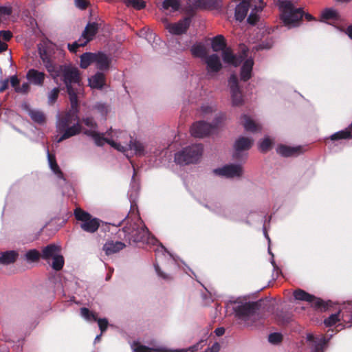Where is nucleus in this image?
Wrapping results in <instances>:
<instances>
[{"label":"nucleus","mask_w":352,"mask_h":352,"mask_svg":"<svg viewBox=\"0 0 352 352\" xmlns=\"http://www.w3.org/2000/svg\"><path fill=\"white\" fill-rule=\"evenodd\" d=\"M44 65L56 83L60 80L65 83L69 96L71 109L65 118L59 120L57 124L58 131H65L57 142L67 139L80 133L81 126L79 124L78 98L82 94L80 76L79 70L72 65H58L50 60L43 58Z\"/></svg>","instance_id":"f257e3e1"},{"label":"nucleus","mask_w":352,"mask_h":352,"mask_svg":"<svg viewBox=\"0 0 352 352\" xmlns=\"http://www.w3.org/2000/svg\"><path fill=\"white\" fill-rule=\"evenodd\" d=\"M123 232H124V238L130 242H142L152 246H156L154 250L157 255H159L160 253L162 254L166 253L165 248L161 243H159L157 239L149 233L148 229L140 219H138L137 222L133 225L131 224L129 226L124 227Z\"/></svg>","instance_id":"f03ea898"},{"label":"nucleus","mask_w":352,"mask_h":352,"mask_svg":"<svg viewBox=\"0 0 352 352\" xmlns=\"http://www.w3.org/2000/svg\"><path fill=\"white\" fill-rule=\"evenodd\" d=\"M263 7L264 3L261 0H241L236 6L235 19L239 21H242L248 17V22L251 25H254L259 20L260 13Z\"/></svg>","instance_id":"7ed1b4c3"},{"label":"nucleus","mask_w":352,"mask_h":352,"mask_svg":"<svg viewBox=\"0 0 352 352\" xmlns=\"http://www.w3.org/2000/svg\"><path fill=\"white\" fill-rule=\"evenodd\" d=\"M278 6L280 11V19L285 26L292 28L300 24L303 16L300 8H296L289 0H278Z\"/></svg>","instance_id":"20e7f679"},{"label":"nucleus","mask_w":352,"mask_h":352,"mask_svg":"<svg viewBox=\"0 0 352 352\" xmlns=\"http://www.w3.org/2000/svg\"><path fill=\"white\" fill-rule=\"evenodd\" d=\"M107 133L108 137L104 136V144L107 143L118 151L127 153L128 145L132 138L127 132L111 129Z\"/></svg>","instance_id":"39448f33"},{"label":"nucleus","mask_w":352,"mask_h":352,"mask_svg":"<svg viewBox=\"0 0 352 352\" xmlns=\"http://www.w3.org/2000/svg\"><path fill=\"white\" fill-rule=\"evenodd\" d=\"M203 147L201 144H195L185 148L175 155L177 164L184 165L197 162L202 155Z\"/></svg>","instance_id":"423d86ee"},{"label":"nucleus","mask_w":352,"mask_h":352,"mask_svg":"<svg viewBox=\"0 0 352 352\" xmlns=\"http://www.w3.org/2000/svg\"><path fill=\"white\" fill-rule=\"evenodd\" d=\"M212 48L214 52L222 51L223 61L233 66H236L242 60V58H243V56L237 58L236 55H234L230 48L226 47L224 38L221 35H218L213 38L212 41Z\"/></svg>","instance_id":"0eeeda50"},{"label":"nucleus","mask_w":352,"mask_h":352,"mask_svg":"<svg viewBox=\"0 0 352 352\" xmlns=\"http://www.w3.org/2000/svg\"><path fill=\"white\" fill-rule=\"evenodd\" d=\"M74 216L80 222V226L84 231L94 233L98 230L100 222L98 219L92 217L89 213L80 208H76L74 210Z\"/></svg>","instance_id":"6e6552de"},{"label":"nucleus","mask_w":352,"mask_h":352,"mask_svg":"<svg viewBox=\"0 0 352 352\" xmlns=\"http://www.w3.org/2000/svg\"><path fill=\"white\" fill-rule=\"evenodd\" d=\"M255 307L254 303L245 302L236 305L233 309L236 316L249 325L251 324L257 317L255 312Z\"/></svg>","instance_id":"1a4fd4ad"},{"label":"nucleus","mask_w":352,"mask_h":352,"mask_svg":"<svg viewBox=\"0 0 352 352\" xmlns=\"http://www.w3.org/2000/svg\"><path fill=\"white\" fill-rule=\"evenodd\" d=\"M98 29L96 23H89L87 25L80 38L73 44H68V49L71 52H76L79 47L85 46L88 42L93 39Z\"/></svg>","instance_id":"9d476101"},{"label":"nucleus","mask_w":352,"mask_h":352,"mask_svg":"<svg viewBox=\"0 0 352 352\" xmlns=\"http://www.w3.org/2000/svg\"><path fill=\"white\" fill-rule=\"evenodd\" d=\"M153 144L149 141H143L131 138L128 145L127 152L130 151L134 155L143 157L151 154L153 151Z\"/></svg>","instance_id":"9b49d317"},{"label":"nucleus","mask_w":352,"mask_h":352,"mask_svg":"<svg viewBox=\"0 0 352 352\" xmlns=\"http://www.w3.org/2000/svg\"><path fill=\"white\" fill-rule=\"evenodd\" d=\"M82 122L88 127L83 130L84 133L91 137L97 146H103L104 134L98 131V126L94 120L91 118H86L82 120Z\"/></svg>","instance_id":"f8f14e48"},{"label":"nucleus","mask_w":352,"mask_h":352,"mask_svg":"<svg viewBox=\"0 0 352 352\" xmlns=\"http://www.w3.org/2000/svg\"><path fill=\"white\" fill-rule=\"evenodd\" d=\"M224 118L223 114H220L217 118V122L212 126L204 122H198L192 124L190 128L191 135L195 138H203L211 133L215 126H217L219 122Z\"/></svg>","instance_id":"ddd939ff"},{"label":"nucleus","mask_w":352,"mask_h":352,"mask_svg":"<svg viewBox=\"0 0 352 352\" xmlns=\"http://www.w3.org/2000/svg\"><path fill=\"white\" fill-rule=\"evenodd\" d=\"M248 49L245 46L241 47V54L236 56L237 58L243 56L242 60L236 66L237 67L239 64L243 63V65L241 69V79L243 81H247L252 76V71L254 65V61L252 58H248Z\"/></svg>","instance_id":"4468645a"},{"label":"nucleus","mask_w":352,"mask_h":352,"mask_svg":"<svg viewBox=\"0 0 352 352\" xmlns=\"http://www.w3.org/2000/svg\"><path fill=\"white\" fill-rule=\"evenodd\" d=\"M214 173L227 178H239L243 175V168L241 164H230L214 169Z\"/></svg>","instance_id":"2eb2a0df"},{"label":"nucleus","mask_w":352,"mask_h":352,"mask_svg":"<svg viewBox=\"0 0 352 352\" xmlns=\"http://www.w3.org/2000/svg\"><path fill=\"white\" fill-rule=\"evenodd\" d=\"M229 85L233 105L238 106L241 104L243 102L242 94L238 85V79L236 75L233 74L230 76Z\"/></svg>","instance_id":"dca6fc26"},{"label":"nucleus","mask_w":352,"mask_h":352,"mask_svg":"<svg viewBox=\"0 0 352 352\" xmlns=\"http://www.w3.org/2000/svg\"><path fill=\"white\" fill-rule=\"evenodd\" d=\"M80 316L87 321H97L101 333H104L108 327V321L106 318L98 319L97 316L90 311L87 308L82 307L80 309Z\"/></svg>","instance_id":"f3484780"},{"label":"nucleus","mask_w":352,"mask_h":352,"mask_svg":"<svg viewBox=\"0 0 352 352\" xmlns=\"http://www.w3.org/2000/svg\"><path fill=\"white\" fill-rule=\"evenodd\" d=\"M204 60L206 65V70L209 75L217 73L222 67L220 58L217 54L207 56Z\"/></svg>","instance_id":"a211bd4d"},{"label":"nucleus","mask_w":352,"mask_h":352,"mask_svg":"<svg viewBox=\"0 0 352 352\" xmlns=\"http://www.w3.org/2000/svg\"><path fill=\"white\" fill-rule=\"evenodd\" d=\"M165 28L172 34H181L186 32L188 25L189 20L184 19L175 23H170L166 20H164Z\"/></svg>","instance_id":"6ab92c4d"},{"label":"nucleus","mask_w":352,"mask_h":352,"mask_svg":"<svg viewBox=\"0 0 352 352\" xmlns=\"http://www.w3.org/2000/svg\"><path fill=\"white\" fill-rule=\"evenodd\" d=\"M26 78L30 83L36 86H43L45 78V74L35 69H30L26 74Z\"/></svg>","instance_id":"aec40b11"},{"label":"nucleus","mask_w":352,"mask_h":352,"mask_svg":"<svg viewBox=\"0 0 352 352\" xmlns=\"http://www.w3.org/2000/svg\"><path fill=\"white\" fill-rule=\"evenodd\" d=\"M253 143V140L245 137H241L234 143V156L238 158L241 152L249 150Z\"/></svg>","instance_id":"412c9836"},{"label":"nucleus","mask_w":352,"mask_h":352,"mask_svg":"<svg viewBox=\"0 0 352 352\" xmlns=\"http://www.w3.org/2000/svg\"><path fill=\"white\" fill-rule=\"evenodd\" d=\"M307 340L313 344L311 352H323V346L327 342V340L324 336L316 338L311 333L307 335Z\"/></svg>","instance_id":"4be33fe9"},{"label":"nucleus","mask_w":352,"mask_h":352,"mask_svg":"<svg viewBox=\"0 0 352 352\" xmlns=\"http://www.w3.org/2000/svg\"><path fill=\"white\" fill-rule=\"evenodd\" d=\"M131 349L135 352H172L173 351H168L164 347L153 346L148 347L140 344L139 342H133L131 344Z\"/></svg>","instance_id":"5701e85b"},{"label":"nucleus","mask_w":352,"mask_h":352,"mask_svg":"<svg viewBox=\"0 0 352 352\" xmlns=\"http://www.w3.org/2000/svg\"><path fill=\"white\" fill-rule=\"evenodd\" d=\"M111 60L107 55L102 53L95 54V61L96 67L100 70H107L109 67Z\"/></svg>","instance_id":"b1692460"},{"label":"nucleus","mask_w":352,"mask_h":352,"mask_svg":"<svg viewBox=\"0 0 352 352\" xmlns=\"http://www.w3.org/2000/svg\"><path fill=\"white\" fill-rule=\"evenodd\" d=\"M125 247V244L120 241H107L103 246L106 254L110 255L119 252Z\"/></svg>","instance_id":"393cba45"},{"label":"nucleus","mask_w":352,"mask_h":352,"mask_svg":"<svg viewBox=\"0 0 352 352\" xmlns=\"http://www.w3.org/2000/svg\"><path fill=\"white\" fill-rule=\"evenodd\" d=\"M302 148L298 147H290L285 145H281L278 147L277 153L282 156L289 157L296 156L301 153Z\"/></svg>","instance_id":"a878e982"},{"label":"nucleus","mask_w":352,"mask_h":352,"mask_svg":"<svg viewBox=\"0 0 352 352\" xmlns=\"http://www.w3.org/2000/svg\"><path fill=\"white\" fill-rule=\"evenodd\" d=\"M59 247L55 244H50L45 247L42 250L41 258L44 260L49 261L50 258L56 256L59 254Z\"/></svg>","instance_id":"bb28decb"},{"label":"nucleus","mask_w":352,"mask_h":352,"mask_svg":"<svg viewBox=\"0 0 352 352\" xmlns=\"http://www.w3.org/2000/svg\"><path fill=\"white\" fill-rule=\"evenodd\" d=\"M241 124L248 131L256 132L261 130V126L246 115L241 117Z\"/></svg>","instance_id":"cd10ccee"},{"label":"nucleus","mask_w":352,"mask_h":352,"mask_svg":"<svg viewBox=\"0 0 352 352\" xmlns=\"http://www.w3.org/2000/svg\"><path fill=\"white\" fill-rule=\"evenodd\" d=\"M104 84V76L102 73L98 72L89 78V85L91 88L101 89Z\"/></svg>","instance_id":"c85d7f7f"},{"label":"nucleus","mask_w":352,"mask_h":352,"mask_svg":"<svg viewBox=\"0 0 352 352\" xmlns=\"http://www.w3.org/2000/svg\"><path fill=\"white\" fill-rule=\"evenodd\" d=\"M192 54L203 60L207 56V51L205 45L201 43L193 45L191 47Z\"/></svg>","instance_id":"c756f323"},{"label":"nucleus","mask_w":352,"mask_h":352,"mask_svg":"<svg viewBox=\"0 0 352 352\" xmlns=\"http://www.w3.org/2000/svg\"><path fill=\"white\" fill-rule=\"evenodd\" d=\"M17 256L18 254L13 250L1 252L0 254V263L10 264L14 263L16 261Z\"/></svg>","instance_id":"7c9ffc66"},{"label":"nucleus","mask_w":352,"mask_h":352,"mask_svg":"<svg viewBox=\"0 0 352 352\" xmlns=\"http://www.w3.org/2000/svg\"><path fill=\"white\" fill-rule=\"evenodd\" d=\"M350 138H352V122L351 124L345 130L336 132L331 136V139L332 140L347 139Z\"/></svg>","instance_id":"2f4dec72"},{"label":"nucleus","mask_w":352,"mask_h":352,"mask_svg":"<svg viewBox=\"0 0 352 352\" xmlns=\"http://www.w3.org/2000/svg\"><path fill=\"white\" fill-rule=\"evenodd\" d=\"M47 155L48 162H49L50 168L54 172V173L57 175V177L58 178H62L63 173L61 172L60 169L59 168V167L56 162L55 157L50 153L48 150H47Z\"/></svg>","instance_id":"473e14b6"},{"label":"nucleus","mask_w":352,"mask_h":352,"mask_svg":"<svg viewBox=\"0 0 352 352\" xmlns=\"http://www.w3.org/2000/svg\"><path fill=\"white\" fill-rule=\"evenodd\" d=\"M95 61V54L86 52L80 56V67L86 69L91 63Z\"/></svg>","instance_id":"72a5a7b5"},{"label":"nucleus","mask_w":352,"mask_h":352,"mask_svg":"<svg viewBox=\"0 0 352 352\" xmlns=\"http://www.w3.org/2000/svg\"><path fill=\"white\" fill-rule=\"evenodd\" d=\"M179 8V2L178 0H164L162 3V8L164 10L170 12L176 11Z\"/></svg>","instance_id":"f704fd0d"},{"label":"nucleus","mask_w":352,"mask_h":352,"mask_svg":"<svg viewBox=\"0 0 352 352\" xmlns=\"http://www.w3.org/2000/svg\"><path fill=\"white\" fill-rule=\"evenodd\" d=\"M294 296L296 300L307 302L313 299V295H311L300 289H296L294 292Z\"/></svg>","instance_id":"c9c22d12"},{"label":"nucleus","mask_w":352,"mask_h":352,"mask_svg":"<svg viewBox=\"0 0 352 352\" xmlns=\"http://www.w3.org/2000/svg\"><path fill=\"white\" fill-rule=\"evenodd\" d=\"M321 17L323 20L338 19L339 15L335 9L327 8L322 11Z\"/></svg>","instance_id":"e433bc0d"},{"label":"nucleus","mask_w":352,"mask_h":352,"mask_svg":"<svg viewBox=\"0 0 352 352\" xmlns=\"http://www.w3.org/2000/svg\"><path fill=\"white\" fill-rule=\"evenodd\" d=\"M218 0H195V6L200 8H211L214 7Z\"/></svg>","instance_id":"4c0bfd02"},{"label":"nucleus","mask_w":352,"mask_h":352,"mask_svg":"<svg viewBox=\"0 0 352 352\" xmlns=\"http://www.w3.org/2000/svg\"><path fill=\"white\" fill-rule=\"evenodd\" d=\"M52 259V267L56 271L60 270L64 265L63 256L58 254L56 256L53 257Z\"/></svg>","instance_id":"58836bf2"},{"label":"nucleus","mask_w":352,"mask_h":352,"mask_svg":"<svg viewBox=\"0 0 352 352\" xmlns=\"http://www.w3.org/2000/svg\"><path fill=\"white\" fill-rule=\"evenodd\" d=\"M340 313L338 312L331 314L329 318L324 320V323L326 327H330L335 325L338 322L340 321Z\"/></svg>","instance_id":"ea45409f"},{"label":"nucleus","mask_w":352,"mask_h":352,"mask_svg":"<svg viewBox=\"0 0 352 352\" xmlns=\"http://www.w3.org/2000/svg\"><path fill=\"white\" fill-rule=\"evenodd\" d=\"M59 93H60V89L58 87H55L54 89H52L50 91L48 92L47 103L50 105H52L56 102V101L58 97Z\"/></svg>","instance_id":"a19ab883"},{"label":"nucleus","mask_w":352,"mask_h":352,"mask_svg":"<svg viewBox=\"0 0 352 352\" xmlns=\"http://www.w3.org/2000/svg\"><path fill=\"white\" fill-rule=\"evenodd\" d=\"M12 14V8L10 6H0V23L9 19Z\"/></svg>","instance_id":"79ce46f5"},{"label":"nucleus","mask_w":352,"mask_h":352,"mask_svg":"<svg viewBox=\"0 0 352 352\" xmlns=\"http://www.w3.org/2000/svg\"><path fill=\"white\" fill-rule=\"evenodd\" d=\"M40 257H41V254L35 249L30 250L25 254L26 260L30 262L37 261Z\"/></svg>","instance_id":"37998d69"},{"label":"nucleus","mask_w":352,"mask_h":352,"mask_svg":"<svg viewBox=\"0 0 352 352\" xmlns=\"http://www.w3.org/2000/svg\"><path fill=\"white\" fill-rule=\"evenodd\" d=\"M29 115L36 122L43 123L45 121V116L43 113L40 111H30Z\"/></svg>","instance_id":"c03bdc74"},{"label":"nucleus","mask_w":352,"mask_h":352,"mask_svg":"<svg viewBox=\"0 0 352 352\" xmlns=\"http://www.w3.org/2000/svg\"><path fill=\"white\" fill-rule=\"evenodd\" d=\"M125 4L128 7H133L136 10H141L145 6L143 0H124Z\"/></svg>","instance_id":"a18cd8bd"},{"label":"nucleus","mask_w":352,"mask_h":352,"mask_svg":"<svg viewBox=\"0 0 352 352\" xmlns=\"http://www.w3.org/2000/svg\"><path fill=\"white\" fill-rule=\"evenodd\" d=\"M272 145V141L267 138H264L259 144V150L262 152H266L268 151Z\"/></svg>","instance_id":"49530a36"},{"label":"nucleus","mask_w":352,"mask_h":352,"mask_svg":"<svg viewBox=\"0 0 352 352\" xmlns=\"http://www.w3.org/2000/svg\"><path fill=\"white\" fill-rule=\"evenodd\" d=\"M311 303V306L315 308L322 309L325 308L324 302L320 298L313 296V299L308 301Z\"/></svg>","instance_id":"de8ad7c7"},{"label":"nucleus","mask_w":352,"mask_h":352,"mask_svg":"<svg viewBox=\"0 0 352 352\" xmlns=\"http://www.w3.org/2000/svg\"><path fill=\"white\" fill-rule=\"evenodd\" d=\"M282 340V335L278 333H273L269 336L268 340L270 343L278 344Z\"/></svg>","instance_id":"09e8293b"},{"label":"nucleus","mask_w":352,"mask_h":352,"mask_svg":"<svg viewBox=\"0 0 352 352\" xmlns=\"http://www.w3.org/2000/svg\"><path fill=\"white\" fill-rule=\"evenodd\" d=\"M94 109L102 116H105L108 112L107 107L104 104L97 103L95 104Z\"/></svg>","instance_id":"8fccbe9b"},{"label":"nucleus","mask_w":352,"mask_h":352,"mask_svg":"<svg viewBox=\"0 0 352 352\" xmlns=\"http://www.w3.org/2000/svg\"><path fill=\"white\" fill-rule=\"evenodd\" d=\"M30 91V85L28 82H24L22 85H19L16 88V92L19 94H27Z\"/></svg>","instance_id":"3c124183"},{"label":"nucleus","mask_w":352,"mask_h":352,"mask_svg":"<svg viewBox=\"0 0 352 352\" xmlns=\"http://www.w3.org/2000/svg\"><path fill=\"white\" fill-rule=\"evenodd\" d=\"M10 82L11 86L12 87H14V91H16V88L19 87V79L18 78L17 76H16V75L12 76L10 78Z\"/></svg>","instance_id":"603ef678"},{"label":"nucleus","mask_w":352,"mask_h":352,"mask_svg":"<svg viewBox=\"0 0 352 352\" xmlns=\"http://www.w3.org/2000/svg\"><path fill=\"white\" fill-rule=\"evenodd\" d=\"M215 109L214 105L205 104L203 105L201 108V110L204 114H207L208 113L212 112Z\"/></svg>","instance_id":"864d4df0"},{"label":"nucleus","mask_w":352,"mask_h":352,"mask_svg":"<svg viewBox=\"0 0 352 352\" xmlns=\"http://www.w3.org/2000/svg\"><path fill=\"white\" fill-rule=\"evenodd\" d=\"M75 5L80 9H85L87 7L86 0H75Z\"/></svg>","instance_id":"5fc2aeb1"},{"label":"nucleus","mask_w":352,"mask_h":352,"mask_svg":"<svg viewBox=\"0 0 352 352\" xmlns=\"http://www.w3.org/2000/svg\"><path fill=\"white\" fill-rule=\"evenodd\" d=\"M199 344H197L196 345H194L193 346H191L188 348V349H181V350H177L175 351V352H195L199 349Z\"/></svg>","instance_id":"6e6d98bb"},{"label":"nucleus","mask_w":352,"mask_h":352,"mask_svg":"<svg viewBox=\"0 0 352 352\" xmlns=\"http://www.w3.org/2000/svg\"><path fill=\"white\" fill-rule=\"evenodd\" d=\"M155 271L157 272V274H158L159 276H160L161 278H164V279H168V276L164 274L161 270L160 269V267L157 264H155Z\"/></svg>","instance_id":"4d7b16f0"},{"label":"nucleus","mask_w":352,"mask_h":352,"mask_svg":"<svg viewBox=\"0 0 352 352\" xmlns=\"http://www.w3.org/2000/svg\"><path fill=\"white\" fill-rule=\"evenodd\" d=\"M8 79L0 80V93L4 91L8 87Z\"/></svg>","instance_id":"13d9d810"},{"label":"nucleus","mask_w":352,"mask_h":352,"mask_svg":"<svg viewBox=\"0 0 352 352\" xmlns=\"http://www.w3.org/2000/svg\"><path fill=\"white\" fill-rule=\"evenodd\" d=\"M220 346L219 343L215 342L211 348L208 349L204 352H219Z\"/></svg>","instance_id":"bf43d9fd"},{"label":"nucleus","mask_w":352,"mask_h":352,"mask_svg":"<svg viewBox=\"0 0 352 352\" xmlns=\"http://www.w3.org/2000/svg\"><path fill=\"white\" fill-rule=\"evenodd\" d=\"M214 332H215L217 336H221L224 334L225 329L223 327H219V328L216 329Z\"/></svg>","instance_id":"052dcab7"},{"label":"nucleus","mask_w":352,"mask_h":352,"mask_svg":"<svg viewBox=\"0 0 352 352\" xmlns=\"http://www.w3.org/2000/svg\"><path fill=\"white\" fill-rule=\"evenodd\" d=\"M345 33L352 39V25H350L347 28Z\"/></svg>","instance_id":"680f3d73"},{"label":"nucleus","mask_w":352,"mask_h":352,"mask_svg":"<svg viewBox=\"0 0 352 352\" xmlns=\"http://www.w3.org/2000/svg\"><path fill=\"white\" fill-rule=\"evenodd\" d=\"M305 19H306L307 21H311V20H312V19H313L312 16H311V14H306L305 15Z\"/></svg>","instance_id":"e2e57ef3"},{"label":"nucleus","mask_w":352,"mask_h":352,"mask_svg":"<svg viewBox=\"0 0 352 352\" xmlns=\"http://www.w3.org/2000/svg\"><path fill=\"white\" fill-rule=\"evenodd\" d=\"M101 336H102V333H101V334H100V335H98V336L96 337L94 342H99V341L100 340Z\"/></svg>","instance_id":"0e129e2a"},{"label":"nucleus","mask_w":352,"mask_h":352,"mask_svg":"<svg viewBox=\"0 0 352 352\" xmlns=\"http://www.w3.org/2000/svg\"><path fill=\"white\" fill-rule=\"evenodd\" d=\"M342 320H344V321H345V320H346L344 319V316H343V315H342Z\"/></svg>","instance_id":"69168bd1"},{"label":"nucleus","mask_w":352,"mask_h":352,"mask_svg":"<svg viewBox=\"0 0 352 352\" xmlns=\"http://www.w3.org/2000/svg\"><path fill=\"white\" fill-rule=\"evenodd\" d=\"M61 179H63V181H65V178H63V177Z\"/></svg>","instance_id":"338daca9"},{"label":"nucleus","mask_w":352,"mask_h":352,"mask_svg":"<svg viewBox=\"0 0 352 352\" xmlns=\"http://www.w3.org/2000/svg\"><path fill=\"white\" fill-rule=\"evenodd\" d=\"M61 179H63V181H65V178H63V177Z\"/></svg>","instance_id":"774afa93"}]
</instances>
